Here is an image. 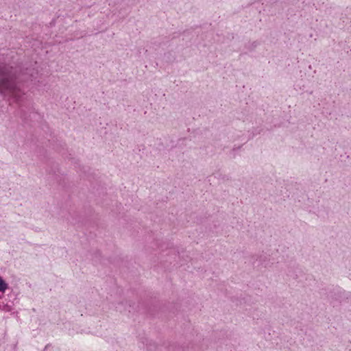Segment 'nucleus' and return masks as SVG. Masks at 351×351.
Returning <instances> with one entry per match:
<instances>
[{
    "label": "nucleus",
    "mask_w": 351,
    "mask_h": 351,
    "mask_svg": "<svg viewBox=\"0 0 351 351\" xmlns=\"http://www.w3.org/2000/svg\"><path fill=\"white\" fill-rule=\"evenodd\" d=\"M8 288V285L5 281L0 276V292H5Z\"/></svg>",
    "instance_id": "f03ea898"
},
{
    "label": "nucleus",
    "mask_w": 351,
    "mask_h": 351,
    "mask_svg": "<svg viewBox=\"0 0 351 351\" xmlns=\"http://www.w3.org/2000/svg\"><path fill=\"white\" fill-rule=\"evenodd\" d=\"M0 93L19 100L24 93L16 80V71L12 67L0 64Z\"/></svg>",
    "instance_id": "f257e3e1"
}]
</instances>
